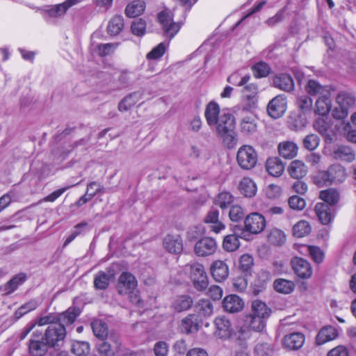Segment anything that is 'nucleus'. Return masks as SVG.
I'll return each instance as SVG.
<instances>
[{
    "mask_svg": "<svg viewBox=\"0 0 356 356\" xmlns=\"http://www.w3.org/2000/svg\"><path fill=\"white\" fill-rule=\"evenodd\" d=\"M245 232L253 234L261 233L266 225L265 218L259 213H252L249 214L244 221Z\"/></svg>",
    "mask_w": 356,
    "mask_h": 356,
    "instance_id": "10",
    "label": "nucleus"
},
{
    "mask_svg": "<svg viewBox=\"0 0 356 356\" xmlns=\"http://www.w3.org/2000/svg\"><path fill=\"white\" fill-rule=\"evenodd\" d=\"M256 356H273V347L268 343H258L254 349Z\"/></svg>",
    "mask_w": 356,
    "mask_h": 356,
    "instance_id": "56",
    "label": "nucleus"
},
{
    "mask_svg": "<svg viewBox=\"0 0 356 356\" xmlns=\"http://www.w3.org/2000/svg\"><path fill=\"white\" fill-rule=\"evenodd\" d=\"M298 146L291 141L280 143L278 146L279 154L284 159H291L297 155Z\"/></svg>",
    "mask_w": 356,
    "mask_h": 356,
    "instance_id": "33",
    "label": "nucleus"
},
{
    "mask_svg": "<svg viewBox=\"0 0 356 356\" xmlns=\"http://www.w3.org/2000/svg\"><path fill=\"white\" fill-rule=\"evenodd\" d=\"M104 192L102 186L97 181H91L87 185L86 194L76 201V206L80 207L91 200L96 195Z\"/></svg>",
    "mask_w": 356,
    "mask_h": 356,
    "instance_id": "17",
    "label": "nucleus"
},
{
    "mask_svg": "<svg viewBox=\"0 0 356 356\" xmlns=\"http://www.w3.org/2000/svg\"><path fill=\"white\" fill-rule=\"evenodd\" d=\"M320 139L318 136L316 134H309L307 135L303 140V145L304 147L309 150L315 149L318 144Z\"/></svg>",
    "mask_w": 356,
    "mask_h": 356,
    "instance_id": "63",
    "label": "nucleus"
},
{
    "mask_svg": "<svg viewBox=\"0 0 356 356\" xmlns=\"http://www.w3.org/2000/svg\"><path fill=\"white\" fill-rule=\"evenodd\" d=\"M305 342V336L300 332H293L287 334L283 339V345L290 350L300 348Z\"/></svg>",
    "mask_w": 356,
    "mask_h": 356,
    "instance_id": "25",
    "label": "nucleus"
},
{
    "mask_svg": "<svg viewBox=\"0 0 356 356\" xmlns=\"http://www.w3.org/2000/svg\"><path fill=\"white\" fill-rule=\"evenodd\" d=\"M319 197L324 202L323 203L328 204L330 207L336 204L339 200V193L333 188L321 191Z\"/></svg>",
    "mask_w": 356,
    "mask_h": 356,
    "instance_id": "49",
    "label": "nucleus"
},
{
    "mask_svg": "<svg viewBox=\"0 0 356 356\" xmlns=\"http://www.w3.org/2000/svg\"><path fill=\"white\" fill-rule=\"evenodd\" d=\"M118 46V43L99 44L97 47V54L101 57L111 55L115 51Z\"/></svg>",
    "mask_w": 356,
    "mask_h": 356,
    "instance_id": "59",
    "label": "nucleus"
},
{
    "mask_svg": "<svg viewBox=\"0 0 356 356\" xmlns=\"http://www.w3.org/2000/svg\"><path fill=\"white\" fill-rule=\"evenodd\" d=\"M238 76V74H232L227 78V81L238 86H243L241 90L243 96L248 101V106L250 108L254 107L257 102L256 97L258 93L257 85L252 83H248L250 79V75H245L241 78L239 82L236 83V79Z\"/></svg>",
    "mask_w": 356,
    "mask_h": 356,
    "instance_id": "4",
    "label": "nucleus"
},
{
    "mask_svg": "<svg viewBox=\"0 0 356 356\" xmlns=\"http://www.w3.org/2000/svg\"><path fill=\"white\" fill-rule=\"evenodd\" d=\"M185 270L188 273L196 290L203 291L207 289L209 280L202 264L197 262L187 264L185 266Z\"/></svg>",
    "mask_w": 356,
    "mask_h": 356,
    "instance_id": "5",
    "label": "nucleus"
},
{
    "mask_svg": "<svg viewBox=\"0 0 356 356\" xmlns=\"http://www.w3.org/2000/svg\"><path fill=\"white\" fill-rule=\"evenodd\" d=\"M266 168L269 175L280 177L284 172V164L278 157H272L266 161Z\"/></svg>",
    "mask_w": 356,
    "mask_h": 356,
    "instance_id": "30",
    "label": "nucleus"
},
{
    "mask_svg": "<svg viewBox=\"0 0 356 356\" xmlns=\"http://www.w3.org/2000/svg\"><path fill=\"white\" fill-rule=\"evenodd\" d=\"M142 94L140 92H134L124 97L118 104L120 111H127L134 106L140 99Z\"/></svg>",
    "mask_w": 356,
    "mask_h": 356,
    "instance_id": "39",
    "label": "nucleus"
},
{
    "mask_svg": "<svg viewBox=\"0 0 356 356\" xmlns=\"http://www.w3.org/2000/svg\"><path fill=\"white\" fill-rule=\"evenodd\" d=\"M146 26L147 24L145 20L142 19H137L131 24V32L135 35L143 36L145 33Z\"/></svg>",
    "mask_w": 356,
    "mask_h": 356,
    "instance_id": "60",
    "label": "nucleus"
},
{
    "mask_svg": "<svg viewBox=\"0 0 356 356\" xmlns=\"http://www.w3.org/2000/svg\"><path fill=\"white\" fill-rule=\"evenodd\" d=\"M195 311L200 316L208 317L213 313V306L212 302L207 299H201L195 306Z\"/></svg>",
    "mask_w": 356,
    "mask_h": 356,
    "instance_id": "46",
    "label": "nucleus"
},
{
    "mask_svg": "<svg viewBox=\"0 0 356 356\" xmlns=\"http://www.w3.org/2000/svg\"><path fill=\"white\" fill-rule=\"evenodd\" d=\"M306 92L312 96L318 97L328 95L332 91V87L327 85H322L315 79H309L305 87Z\"/></svg>",
    "mask_w": 356,
    "mask_h": 356,
    "instance_id": "19",
    "label": "nucleus"
},
{
    "mask_svg": "<svg viewBox=\"0 0 356 356\" xmlns=\"http://www.w3.org/2000/svg\"><path fill=\"white\" fill-rule=\"evenodd\" d=\"M110 282L108 274L104 271H99L94 277V287L97 290H105L108 288Z\"/></svg>",
    "mask_w": 356,
    "mask_h": 356,
    "instance_id": "50",
    "label": "nucleus"
},
{
    "mask_svg": "<svg viewBox=\"0 0 356 356\" xmlns=\"http://www.w3.org/2000/svg\"><path fill=\"white\" fill-rule=\"evenodd\" d=\"M26 280V275L24 273L15 275L12 279L7 282L3 286L6 295H10L13 293L18 286L22 284Z\"/></svg>",
    "mask_w": 356,
    "mask_h": 356,
    "instance_id": "36",
    "label": "nucleus"
},
{
    "mask_svg": "<svg viewBox=\"0 0 356 356\" xmlns=\"http://www.w3.org/2000/svg\"><path fill=\"white\" fill-rule=\"evenodd\" d=\"M72 352L77 356H84L90 352V344L86 341H75L72 346Z\"/></svg>",
    "mask_w": 356,
    "mask_h": 356,
    "instance_id": "57",
    "label": "nucleus"
},
{
    "mask_svg": "<svg viewBox=\"0 0 356 356\" xmlns=\"http://www.w3.org/2000/svg\"><path fill=\"white\" fill-rule=\"evenodd\" d=\"M165 248L170 253L179 254L183 250L182 240L178 235H168L163 241Z\"/></svg>",
    "mask_w": 356,
    "mask_h": 356,
    "instance_id": "26",
    "label": "nucleus"
},
{
    "mask_svg": "<svg viewBox=\"0 0 356 356\" xmlns=\"http://www.w3.org/2000/svg\"><path fill=\"white\" fill-rule=\"evenodd\" d=\"M276 291L284 294L291 293L295 288V284L292 281L285 279H277L273 284Z\"/></svg>",
    "mask_w": 356,
    "mask_h": 356,
    "instance_id": "48",
    "label": "nucleus"
},
{
    "mask_svg": "<svg viewBox=\"0 0 356 356\" xmlns=\"http://www.w3.org/2000/svg\"><path fill=\"white\" fill-rule=\"evenodd\" d=\"M334 156L336 159H339L346 162H351L355 159V153L348 146H339L334 152Z\"/></svg>",
    "mask_w": 356,
    "mask_h": 356,
    "instance_id": "45",
    "label": "nucleus"
},
{
    "mask_svg": "<svg viewBox=\"0 0 356 356\" xmlns=\"http://www.w3.org/2000/svg\"><path fill=\"white\" fill-rule=\"evenodd\" d=\"M83 0H66L62 3L52 6L48 10L47 13L52 17H60L63 16L67 10L72 6L83 1Z\"/></svg>",
    "mask_w": 356,
    "mask_h": 356,
    "instance_id": "24",
    "label": "nucleus"
},
{
    "mask_svg": "<svg viewBox=\"0 0 356 356\" xmlns=\"http://www.w3.org/2000/svg\"><path fill=\"white\" fill-rule=\"evenodd\" d=\"M236 161L242 169L250 170L257 164V154L252 146L245 145L238 149Z\"/></svg>",
    "mask_w": 356,
    "mask_h": 356,
    "instance_id": "9",
    "label": "nucleus"
},
{
    "mask_svg": "<svg viewBox=\"0 0 356 356\" xmlns=\"http://www.w3.org/2000/svg\"><path fill=\"white\" fill-rule=\"evenodd\" d=\"M273 86L286 92L294 90L295 83L292 76L287 73H277L273 76Z\"/></svg>",
    "mask_w": 356,
    "mask_h": 356,
    "instance_id": "16",
    "label": "nucleus"
},
{
    "mask_svg": "<svg viewBox=\"0 0 356 356\" xmlns=\"http://www.w3.org/2000/svg\"><path fill=\"white\" fill-rule=\"evenodd\" d=\"M145 3L143 1L136 0L128 4L125 8V14L129 17H136L145 10Z\"/></svg>",
    "mask_w": 356,
    "mask_h": 356,
    "instance_id": "43",
    "label": "nucleus"
},
{
    "mask_svg": "<svg viewBox=\"0 0 356 356\" xmlns=\"http://www.w3.org/2000/svg\"><path fill=\"white\" fill-rule=\"evenodd\" d=\"M315 212L321 223L327 225L333 218L331 207L328 204L318 202L315 206Z\"/></svg>",
    "mask_w": 356,
    "mask_h": 356,
    "instance_id": "28",
    "label": "nucleus"
},
{
    "mask_svg": "<svg viewBox=\"0 0 356 356\" xmlns=\"http://www.w3.org/2000/svg\"><path fill=\"white\" fill-rule=\"evenodd\" d=\"M80 314V309L76 307H70L67 311L59 314H49L40 317L37 322H35L39 326L45 325H56L58 323H65L66 325L72 324Z\"/></svg>",
    "mask_w": 356,
    "mask_h": 356,
    "instance_id": "3",
    "label": "nucleus"
},
{
    "mask_svg": "<svg viewBox=\"0 0 356 356\" xmlns=\"http://www.w3.org/2000/svg\"><path fill=\"white\" fill-rule=\"evenodd\" d=\"M297 105L301 112L305 114L312 111L313 101L306 95H301L297 99Z\"/></svg>",
    "mask_w": 356,
    "mask_h": 356,
    "instance_id": "55",
    "label": "nucleus"
},
{
    "mask_svg": "<svg viewBox=\"0 0 356 356\" xmlns=\"http://www.w3.org/2000/svg\"><path fill=\"white\" fill-rule=\"evenodd\" d=\"M239 127L243 134L246 136L252 135L257 129L256 116L252 113L243 115L241 119Z\"/></svg>",
    "mask_w": 356,
    "mask_h": 356,
    "instance_id": "18",
    "label": "nucleus"
},
{
    "mask_svg": "<svg viewBox=\"0 0 356 356\" xmlns=\"http://www.w3.org/2000/svg\"><path fill=\"white\" fill-rule=\"evenodd\" d=\"M311 232L309 223L306 220H300L293 227V234L297 238L308 235Z\"/></svg>",
    "mask_w": 356,
    "mask_h": 356,
    "instance_id": "52",
    "label": "nucleus"
},
{
    "mask_svg": "<svg viewBox=\"0 0 356 356\" xmlns=\"http://www.w3.org/2000/svg\"><path fill=\"white\" fill-rule=\"evenodd\" d=\"M337 337V331L332 326L323 327L316 337L318 345H322L327 341L334 339Z\"/></svg>",
    "mask_w": 356,
    "mask_h": 356,
    "instance_id": "35",
    "label": "nucleus"
},
{
    "mask_svg": "<svg viewBox=\"0 0 356 356\" xmlns=\"http://www.w3.org/2000/svg\"><path fill=\"white\" fill-rule=\"evenodd\" d=\"M287 107L286 97L284 95H278L268 104L267 111L270 116L277 119L286 112Z\"/></svg>",
    "mask_w": 356,
    "mask_h": 356,
    "instance_id": "11",
    "label": "nucleus"
},
{
    "mask_svg": "<svg viewBox=\"0 0 356 356\" xmlns=\"http://www.w3.org/2000/svg\"><path fill=\"white\" fill-rule=\"evenodd\" d=\"M28 353L31 356H44L50 346L42 337V332H33L27 343Z\"/></svg>",
    "mask_w": 356,
    "mask_h": 356,
    "instance_id": "8",
    "label": "nucleus"
},
{
    "mask_svg": "<svg viewBox=\"0 0 356 356\" xmlns=\"http://www.w3.org/2000/svg\"><path fill=\"white\" fill-rule=\"evenodd\" d=\"M137 286L136 277L129 272H123L119 277L117 289L120 295H127Z\"/></svg>",
    "mask_w": 356,
    "mask_h": 356,
    "instance_id": "14",
    "label": "nucleus"
},
{
    "mask_svg": "<svg viewBox=\"0 0 356 356\" xmlns=\"http://www.w3.org/2000/svg\"><path fill=\"white\" fill-rule=\"evenodd\" d=\"M225 310L229 313L241 312L244 307V302L238 296L232 294L226 296L222 301Z\"/></svg>",
    "mask_w": 356,
    "mask_h": 356,
    "instance_id": "22",
    "label": "nucleus"
},
{
    "mask_svg": "<svg viewBox=\"0 0 356 356\" xmlns=\"http://www.w3.org/2000/svg\"><path fill=\"white\" fill-rule=\"evenodd\" d=\"M91 327L95 336L104 341L108 337L107 324L102 320H95L91 323Z\"/></svg>",
    "mask_w": 356,
    "mask_h": 356,
    "instance_id": "42",
    "label": "nucleus"
},
{
    "mask_svg": "<svg viewBox=\"0 0 356 356\" xmlns=\"http://www.w3.org/2000/svg\"><path fill=\"white\" fill-rule=\"evenodd\" d=\"M193 301L192 298L188 295H181L177 296L172 302V307L173 309L181 312L188 310L193 305Z\"/></svg>",
    "mask_w": 356,
    "mask_h": 356,
    "instance_id": "40",
    "label": "nucleus"
},
{
    "mask_svg": "<svg viewBox=\"0 0 356 356\" xmlns=\"http://www.w3.org/2000/svg\"><path fill=\"white\" fill-rule=\"evenodd\" d=\"M65 325V323H58L47 327L42 337L50 348L58 350L62 347L66 337Z\"/></svg>",
    "mask_w": 356,
    "mask_h": 356,
    "instance_id": "6",
    "label": "nucleus"
},
{
    "mask_svg": "<svg viewBox=\"0 0 356 356\" xmlns=\"http://www.w3.org/2000/svg\"><path fill=\"white\" fill-rule=\"evenodd\" d=\"M97 349L98 353V356H113L114 353L111 350V345L104 341H101L97 345Z\"/></svg>",
    "mask_w": 356,
    "mask_h": 356,
    "instance_id": "64",
    "label": "nucleus"
},
{
    "mask_svg": "<svg viewBox=\"0 0 356 356\" xmlns=\"http://www.w3.org/2000/svg\"><path fill=\"white\" fill-rule=\"evenodd\" d=\"M234 201L233 195L229 192L219 193L215 200V204L221 209L227 208Z\"/></svg>",
    "mask_w": 356,
    "mask_h": 356,
    "instance_id": "58",
    "label": "nucleus"
},
{
    "mask_svg": "<svg viewBox=\"0 0 356 356\" xmlns=\"http://www.w3.org/2000/svg\"><path fill=\"white\" fill-rule=\"evenodd\" d=\"M246 232L241 227H235L233 234H229L224 238L222 248L227 252H234L240 247L238 238H246Z\"/></svg>",
    "mask_w": 356,
    "mask_h": 356,
    "instance_id": "12",
    "label": "nucleus"
},
{
    "mask_svg": "<svg viewBox=\"0 0 356 356\" xmlns=\"http://www.w3.org/2000/svg\"><path fill=\"white\" fill-rule=\"evenodd\" d=\"M252 312L250 314L259 316L263 319L268 318L270 314L271 309L264 303L259 300H255L252 302Z\"/></svg>",
    "mask_w": 356,
    "mask_h": 356,
    "instance_id": "37",
    "label": "nucleus"
},
{
    "mask_svg": "<svg viewBox=\"0 0 356 356\" xmlns=\"http://www.w3.org/2000/svg\"><path fill=\"white\" fill-rule=\"evenodd\" d=\"M254 266V259L249 254H244L239 259V269L244 273H250Z\"/></svg>",
    "mask_w": 356,
    "mask_h": 356,
    "instance_id": "54",
    "label": "nucleus"
},
{
    "mask_svg": "<svg viewBox=\"0 0 356 356\" xmlns=\"http://www.w3.org/2000/svg\"><path fill=\"white\" fill-rule=\"evenodd\" d=\"M271 278L270 273L266 270H261L252 284V292L257 296L262 292L267 286Z\"/></svg>",
    "mask_w": 356,
    "mask_h": 356,
    "instance_id": "23",
    "label": "nucleus"
},
{
    "mask_svg": "<svg viewBox=\"0 0 356 356\" xmlns=\"http://www.w3.org/2000/svg\"><path fill=\"white\" fill-rule=\"evenodd\" d=\"M346 177L345 168L339 164L330 165L327 170L319 171L314 177V183L319 187L342 183Z\"/></svg>",
    "mask_w": 356,
    "mask_h": 356,
    "instance_id": "2",
    "label": "nucleus"
},
{
    "mask_svg": "<svg viewBox=\"0 0 356 356\" xmlns=\"http://www.w3.org/2000/svg\"><path fill=\"white\" fill-rule=\"evenodd\" d=\"M252 70L255 77L262 78L266 77L269 74L270 67L266 63L261 61L254 64L252 67Z\"/></svg>",
    "mask_w": 356,
    "mask_h": 356,
    "instance_id": "53",
    "label": "nucleus"
},
{
    "mask_svg": "<svg viewBox=\"0 0 356 356\" xmlns=\"http://www.w3.org/2000/svg\"><path fill=\"white\" fill-rule=\"evenodd\" d=\"M201 327L199 315L191 314L181 320L180 327L183 332L191 334L198 331Z\"/></svg>",
    "mask_w": 356,
    "mask_h": 356,
    "instance_id": "21",
    "label": "nucleus"
},
{
    "mask_svg": "<svg viewBox=\"0 0 356 356\" xmlns=\"http://www.w3.org/2000/svg\"><path fill=\"white\" fill-rule=\"evenodd\" d=\"M288 171L291 177L300 179L307 175V168L302 161L295 160L290 163Z\"/></svg>",
    "mask_w": 356,
    "mask_h": 356,
    "instance_id": "34",
    "label": "nucleus"
},
{
    "mask_svg": "<svg viewBox=\"0 0 356 356\" xmlns=\"http://www.w3.org/2000/svg\"><path fill=\"white\" fill-rule=\"evenodd\" d=\"M214 325L216 328V334L220 338L229 336L231 323L227 318L224 316L217 317L214 320Z\"/></svg>",
    "mask_w": 356,
    "mask_h": 356,
    "instance_id": "32",
    "label": "nucleus"
},
{
    "mask_svg": "<svg viewBox=\"0 0 356 356\" xmlns=\"http://www.w3.org/2000/svg\"><path fill=\"white\" fill-rule=\"evenodd\" d=\"M217 135L221 138L228 148H233L237 143V135L234 131L235 118L229 113H223L214 124Z\"/></svg>",
    "mask_w": 356,
    "mask_h": 356,
    "instance_id": "1",
    "label": "nucleus"
},
{
    "mask_svg": "<svg viewBox=\"0 0 356 356\" xmlns=\"http://www.w3.org/2000/svg\"><path fill=\"white\" fill-rule=\"evenodd\" d=\"M265 327V320L250 314L245 316L244 319L243 328L251 330L255 332H261Z\"/></svg>",
    "mask_w": 356,
    "mask_h": 356,
    "instance_id": "29",
    "label": "nucleus"
},
{
    "mask_svg": "<svg viewBox=\"0 0 356 356\" xmlns=\"http://www.w3.org/2000/svg\"><path fill=\"white\" fill-rule=\"evenodd\" d=\"M316 113L321 115H327L332 108L331 92L318 97L316 102Z\"/></svg>",
    "mask_w": 356,
    "mask_h": 356,
    "instance_id": "41",
    "label": "nucleus"
},
{
    "mask_svg": "<svg viewBox=\"0 0 356 356\" xmlns=\"http://www.w3.org/2000/svg\"><path fill=\"white\" fill-rule=\"evenodd\" d=\"M238 189L245 197H252L257 193L255 183L249 177H243L238 185Z\"/></svg>",
    "mask_w": 356,
    "mask_h": 356,
    "instance_id": "38",
    "label": "nucleus"
},
{
    "mask_svg": "<svg viewBox=\"0 0 356 356\" xmlns=\"http://www.w3.org/2000/svg\"><path fill=\"white\" fill-rule=\"evenodd\" d=\"M213 278L218 282L225 280L229 275V268L225 262L217 260L212 263L210 268Z\"/></svg>",
    "mask_w": 356,
    "mask_h": 356,
    "instance_id": "20",
    "label": "nucleus"
},
{
    "mask_svg": "<svg viewBox=\"0 0 356 356\" xmlns=\"http://www.w3.org/2000/svg\"><path fill=\"white\" fill-rule=\"evenodd\" d=\"M289 205L291 209L301 211L306 206L305 200L298 195H293L289 198Z\"/></svg>",
    "mask_w": 356,
    "mask_h": 356,
    "instance_id": "62",
    "label": "nucleus"
},
{
    "mask_svg": "<svg viewBox=\"0 0 356 356\" xmlns=\"http://www.w3.org/2000/svg\"><path fill=\"white\" fill-rule=\"evenodd\" d=\"M124 25L122 16L115 15L109 21L107 31L111 35H116L122 31Z\"/></svg>",
    "mask_w": 356,
    "mask_h": 356,
    "instance_id": "47",
    "label": "nucleus"
},
{
    "mask_svg": "<svg viewBox=\"0 0 356 356\" xmlns=\"http://www.w3.org/2000/svg\"><path fill=\"white\" fill-rule=\"evenodd\" d=\"M268 240L274 245H282L286 241V236L281 229L273 228L268 234Z\"/></svg>",
    "mask_w": 356,
    "mask_h": 356,
    "instance_id": "51",
    "label": "nucleus"
},
{
    "mask_svg": "<svg viewBox=\"0 0 356 356\" xmlns=\"http://www.w3.org/2000/svg\"><path fill=\"white\" fill-rule=\"evenodd\" d=\"M158 20L161 25L165 38L170 40L179 32L181 24L173 20V15L170 11L163 10L158 14Z\"/></svg>",
    "mask_w": 356,
    "mask_h": 356,
    "instance_id": "7",
    "label": "nucleus"
},
{
    "mask_svg": "<svg viewBox=\"0 0 356 356\" xmlns=\"http://www.w3.org/2000/svg\"><path fill=\"white\" fill-rule=\"evenodd\" d=\"M217 249L216 241L211 237H204L196 242L194 252L198 257H207L213 254Z\"/></svg>",
    "mask_w": 356,
    "mask_h": 356,
    "instance_id": "13",
    "label": "nucleus"
},
{
    "mask_svg": "<svg viewBox=\"0 0 356 356\" xmlns=\"http://www.w3.org/2000/svg\"><path fill=\"white\" fill-rule=\"evenodd\" d=\"M204 222L211 224L210 229L215 233H219L224 229L225 225L219 220V211L216 209H211L206 216Z\"/></svg>",
    "mask_w": 356,
    "mask_h": 356,
    "instance_id": "27",
    "label": "nucleus"
},
{
    "mask_svg": "<svg viewBox=\"0 0 356 356\" xmlns=\"http://www.w3.org/2000/svg\"><path fill=\"white\" fill-rule=\"evenodd\" d=\"M337 103L341 108H348L355 104V98L354 95L346 91H341L336 97Z\"/></svg>",
    "mask_w": 356,
    "mask_h": 356,
    "instance_id": "44",
    "label": "nucleus"
},
{
    "mask_svg": "<svg viewBox=\"0 0 356 356\" xmlns=\"http://www.w3.org/2000/svg\"><path fill=\"white\" fill-rule=\"evenodd\" d=\"M291 265L294 273L302 279H308L312 275L310 264L302 257H293L291 260Z\"/></svg>",
    "mask_w": 356,
    "mask_h": 356,
    "instance_id": "15",
    "label": "nucleus"
},
{
    "mask_svg": "<svg viewBox=\"0 0 356 356\" xmlns=\"http://www.w3.org/2000/svg\"><path fill=\"white\" fill-rule=\"evenodd\" d=\"M207 124L211 127L218 122L220 117V107L215 102H210L206 106L204 112Z\"/></svg>",
    "mask_w": 356,
    "mask_h": 356,
    "instance_id": "31",
    "label": "nucleus"
},
{
    "mask_svg": "<svg viewBox=\"0 0 356 356\" xmlns=\"http://www.w3.org/2000/svg\"><path fill=\"white\" fill-rule=\"evenodd\" d=\"M168 44L161 42L156 47L153 48L150 52L147 54V59H158L160 58L165 54L167 49Z\"/></svg>",
    "mask_w": 356,
    "mask_h": 356,
    "instance_id": "61",
    "label": "nucleus"
}]
</instances>
